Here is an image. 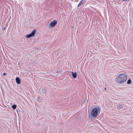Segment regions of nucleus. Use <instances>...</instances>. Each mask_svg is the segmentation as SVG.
<instances>
[{"label": "nucleus", "mask_w": 133, "mask_h": 133, "mask_svg": "<svg viewBox=\"0 0 133 133\" xmlns=\"http://www.w3.org/2000/svg\"><path fill=\"white\" fill-rule=\"evenodd\" d=\"M127 79V76L124 74L119 75L116 78V82L118 83H123L126 81Z\"/></svg>", "instance_id": "1"}, {"label": "nucleus", "mask_w": 133, "mask_h": 133, "mask_svg": "<svg viewBox=\"0 0 133 133\" xmlns=\"http://www.w3.org/2000/svg\"><path fill=\"white\" fill-rule=\"evenodd\" d=\"M101 109L99 107L94 108L92 109L90 113V116L94 118H95L98 113L99 114Z\"/></svg>", "instance_id": "2"}, {"label": "nucleus", "mask_w": 133, "mask_h": 133, "mask_svg": "<svg viewBox=\"0 0 133 133\" xmlns=\"http://www.w3.org/2000/svg\"><path fill=\"white\" fill-rule=\"evenodd\" d=\"M57 23V22L56 20H53L49 24L50 27H54Z\"/></svg>", "instance_id": "3"}, {"label": "nucleus", "mask_w": 133, "mask_h": 133, "mask_svg": "<svg viewBox=\"0 0 133 133\" xmlns=\"http://www.w3.org/2000/svg\"><path fill=\"white\" fill-rule=\"evenodd\" d=\"M36 31V30H34L30 34L27 35L26 36V37L28 38H29L32 36H34V35Z\"/></svg>", "instance_id": "4"}, {"label": "nucleus", "mask_w": 133, "mask_h": 133, "mask_svg": "<svg viewBox=\"0 0 133 133\" xmlns=\"http://www.w3.org/2000/svg\"><path fill=\"white\" fill-rule=\"evenodd\" d=\"M16 83L18 84L20 83L21 81L19 78L18 77H16Z\"/></svg>", "instance_id": "5"}, {"label": "nucleus", "mask_w": 133, "mask_h": 133, "mask_svg": "<svg viewBox=\"0 0 133 133\" xmlns=\"http://www.w3.org/2000/svg\"><path fill=\"white\" fill-rule=\"evenodd\" d=\"M72 73V75L73 76V77L74 78H75L77 76V74L76 72H71Z\"/></svg>", "instance_id": "6"}, {"label": "nucleus", "mask_w": 133, "mask_h": 133, "mask_svg": "<svg viewBox=\"0 0 133 133\" xmlns=\"http://www.w3.org/2000/svg\"><path fill=\"white\" fill-rule=\"evenodd\" d=\"M84 2L83 0H81L78 5L77 6L79 7L81 6L83 4Z\"/></svg>", "instance_id": "7"}, {"label": "nucleus", "mask_w": 133, "mask_h": 133, "mask_svg": "<svg viewBox=\"0 0 133 133\" xmlns=\"http://www.w3.org/2000/svg\"><path fill=\"white\" fill-rule=\"evenodd\" d=\"M123 107V106L120 104H119L118 105H117L118 109H120L122 108Z\"/></svg>", "instance_id": "8"}, {"label": "nucleus", "mask_w": 133, "mask_h": 133, "mask_svg": "<svg viewBox=\"0 0 133 133\" xmlns=\"http://www.w3.org/2000/svg\"><path fill=\"white\" fill-rule=\"evenodd\" d=\"M12 107L13 109H15L16 108V105H13L12 106Z\"/></svg>", "instance_id": "9"}, {"label": "nucleus", "mask_w": 133, "mask_h": 133, "mask_svg": "<svg viewBox=\"0 0 133 133\" xmlns=\"http://www.w3.org/2000/svg\"><path fill=\"white\" fill-rule=\"evenodd\" d=\"M131 82V80L130 79H129L127 82V84H130Z\"/></svg>", "instance_id": "10"}, {"label": "nucleus", "mask_w": 133, "mask_h": 133, "mask_svg": "<svg viewBox=\"0 0 133 133\" xmlns=\"http://www.w3.org/2000/svg\"><path fill=\"white\" fill-rule=\"evenodd\" d=\"M45 90L44 89H42V90H41V91L43 93H44L45 92Z\"/></svg>", "instance_id": "11"}, {"label": "nucleus", "mask_w": 133, "mask_h": 133, "mask_svg": "<svg viewBox=\"0 0 133 133\" xmlns=\"http://www.w3.org/2000/svg\"><path fill=\"white\" fill-rule=\"evenodd\" d=\"M6 73H4L3 74V75H6Z\"/></svg>", "instance_id": "12"}]
</instances>
